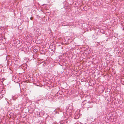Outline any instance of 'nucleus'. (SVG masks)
Listing matches in <instances>:
<instances>
[{"label": "nucleus", "instance_id": "f257e3e1", "mask_svg": "<svg viewBox=\"0 0 124 124\" xmlns=\"http://www.w3.org/2000/svg\"><path fill=\"white\" fill-rule=\"evenodd\" d=\"M38 116L39 117H41L43 115V114L42 113V114H40V112H38L37 114Z\"/></svg>", "mask_w": 124, "mask_h": 124}, {"label": "nucleus", "instance_id": "f03ea898", "mask_svg": "<svg viewBox=\"0 0 124 124\" xmlns=\"http://www.w3.org/2000/svg\"><path fill=\"white\" fill-rule=\"evenodd\" d=\"M79 115H77V116H76L75 117V119H78V118L79 117Z\"/></svg>", "mask_w": 124, "mask_h": 124}, {"label": "nucleus", "instance_id": "7ed1b4c3", "mask_svg": "<svg viewBox=\"0 0 124 124\" xmlns=\"http://www.w3.org/2000/svg\"><path fill=\"white\" fill-rule=\"evenodd\" d=\"M40 112V114H42V113H43V115H44V112L43 111H41Z\"/></svg>", "mask_w": 124, "mask_h": 124}, {"label": "nucleus", "instance_id": "20e7f679", "mask_svg": "<svg viewBox=\"0 0 124 124\" xmlns=\"http://www.w3.org/2000/svg\"><path fill=\"white\" fill-rule=\"evenodd\" d=\"M106 34L107 35H109V34H108L107 32L106 33Z\"/></svg>", "mask_w": 124, "mask_h": 124}, {"label": "nucleus", "instance_id": "39448f33", "mask_svg": "<svg viewBox=\"0 0 124 124\" xmlns=\"http://www.w3.org/2000/svg\"><path fill=\"white\" fill-rule=\"evenodd\" d=\"M3 91L5 92V91H4L3 90H2V91H1V93H2V92H3Z\"/></svg>", "mask_w": 124, "mask_h": 124}, {"label": "nucleus", "instance_id": "423d86ee", "mask_svg": "<svg viewBox=\"0 0 124 124\" xmlns=\"http://www.w3.org/2000/svg\"><path fill=\"white\" fill-rule=\"evenodd\" d=\"M2 34V33H0V35H1Z\"/></svg>", "mask_w": 124, "mask_h": 124}, {"label": "nucleus", "instance_id": "0eeeda50", "mask_svg": "<svg viewBox=\"0 0 124 124\" xmlns=\"http://www.w3.org/2000/svg\"><path fill=\"white\" fill-rule=\"evenodd\" d=\"M30 19H31V18H30Z\"/></svg>", "mask_w": 124, "mask_h": 124}]
</instances>
